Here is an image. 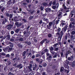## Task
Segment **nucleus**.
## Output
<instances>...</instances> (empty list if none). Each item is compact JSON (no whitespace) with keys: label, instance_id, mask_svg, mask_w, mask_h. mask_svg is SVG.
I'll return each mask as SVG.
<instances>
[{"label":"nucleus","instance_id":"46","mask_svg":"<svg viewBox=\"0 0 75 75\" xmlns=\"http://www.w3.org/2000/svg\"><path fill=\"white\" fill-rule=\"evenodd\" d=\"M60 54H61V57H62H62H63V56L64 55V53H63V52H61L60 53Z\"/></svg>","mask_w":75,"mask_h":75},{"label":"nucleus","instance_id":"36","mask_svg":"<svg viewBox=\"0 0 75 75\" xmlns=\"http://www.w3.org/2000/svg\"><path fill=\"white\" fill-rule=\"evenodd\" d=\"M19 31H20V29H17L15 31V33H18Z\"/></svg>","mask_w":75,"mask_h":75},{"label":"nucleus","instance_id":"44","mask_svg":"<svg viewBox=\"0 0 75 75\" xmlns=\"http://www.w3.org/2000/svg\"><path fill=\"white\" fill-rule=\"evenodd\" d=\"M42 65L43 67H45L46 66H47V64L46 63H43L42 64Z\"/></svg>","mask_w":75,"mask_h":75},{"label":"nucleus","instance_id":"40","mask_svg":"<svg viewBox=\"0 0 75 75\" xmlns=\"http://www.w3.org/2000/svg\"><path fill=\"white\" fill-rule=\"evenodd\" d=\"M34 18V17H33V16H31L29 17V20H31L32 18Z\"/></svg>","mask_w":75,"mask_h":75},{"label":"nucleus","instance_id":"33","mask_svg":"<svg viewBox=\"0 0 75 75\" xmlns=\"http://www.w3.org/2000/svg\"><path fill=\"white\" fill-rule=\"evenodd\" d=\"M64 71V68L62 67L60 69V71L61 72H62V71Z\"/></svg>","mask_w":75,"mask_h":75},{"label":"nucleus","instance_id":"11","mask_svg":"<svg viewBox=\"0 0 75 75\" xmlns=\"http://www.w3.org/2000/svg\"><path fill=\"white\" fill-rule=\"evenodd\" d=\"M72 52L71 51H67L66 52L65 54V57H66V58H67V57H68V55L69 54H71Z\"/></svg>","mask_w":75,"mask_h":75},{"label":"nucleus","instance_id":"42","mask_svg":"<svg viewBox=\"0 0 75 75\" xmlns=\"http://www.w3.org/2000/svg\"><path fill=\"white\" fill-rule=\"evenodd\" d=\"M71 34L72 35H75V31H73L71 32Z\"/></svg>","mask_w":75,"mask_h":75},{"label":"nucleus","instance_id":"1","mask_svg":"<svg viewBox=\"0 0 75 75\" xmlns=\"http://www.w3.org/2000/svg\"><path fill=\"white\" fill-rule=\"evenodd\" d=\"M67 26H65L64 28H62V30L61 31L58 37V40L59 41H60L61 40L62 37V35H63V34H64L63 31H64V32H65V31H66V30H67Z\"/></svg>","mask_w":75,"mask_h":75},{"label":"nucleus","instance_id":"9","mask_svg":"<svg viewBox=\"0 0 75 75\" xmlns=\"http://www.w3.org/2000/svg\"><path fill=\"white\" fill-rule=\"evenodd\" d=\"M2 20V24L4 25L5 24V23H6V22H7V18H4V19H3Z\"/></svg>","mask_w":75,"mask_h":75},{"label":"nucleus","instance_id":"32","mask_svg":"<svg viewBox=\"0 0 75 75\" xmlns=\"http://www.w3.org/2000/svg\"><path fill=\"white\" fill-rule=\"evenodd\" d=\"M6 9V7H3L1 9V12H3L4 11V10Z\"/></svg>","mask_w":75,"mask_h":75},{"label":"nucleus","instance_id":"34","mask_svg":"<svg viewBox=\"0 0 75 75\" xmlns=\"http://www.w3.org/2000/svg\"><path fill=\"white\" fill-rule=\"evenodd\" d=\"M9 1L7 2V4L8 5H10L11 4V0H9Z\"/></svg>","mask_w":75,"mask_h":75},{"label":"nucleus","instance_id":"58","mask_svg":"<svg viewBox=\"0 0 75 75\" xmlns=\"http://www.w3.org/2000/svg\"><path fill=\"white\" fill-rule=\"evenodd\" d=\"M14 39H15V38H13V39L11 38L10 39V41H11V42H13V41L14 40Z\"/></svg>","mask_w":75,"mask_h":75},{"label":"nucleus","instance_id":"19","mask_svg":"<svg viewBox=\"0 0 75 75\" xmlns=\"http://www.w3.org/2000/svg\"><path fill=\"white\" fill-rule=\"evenodd\" d=\"M31 14H33V13H34L35 11L34 10L32 11V10L30 9L29 11H28Z\"/></svg>","mask_w":75,"mask_h":75},{"label":"nucleus","instance_id":"52","mask_svg":"<svg viewBox=\"0 0 75 75\" xmlns=\"http://www.w3.org/2000/svg\"><path fill=\"white\" fill-rule=\"evenodd\" d=\"M48 37H49V38H51V37L52 36V35L51 34H49L48 35Z\"/></svg>","mask_w":75,"mask_h":75},{"label":"nucleus","instance_id":"27","mask_svg":"<svg viewBox=\"0 0 75 75\" xmlns=\"http://www.w3.org/2000/svg\"><path fill=\"white\" fill-rule=\"evenodd\" d=\"M47 29H49V30H50V29H51V27L49 25H47Z\"/></svg>","mask_w":75,"mask_h":75},{"label":"nucleus","instance_id":"15","mask_svg":"<svg viewBox=\"0 0 75 75\" xmlns=\"http://www.w3.org/2000/svg\"><path fill=\"white\" fill-rule=\"evenodd\" d=\"M43 20L44 21H46V23L48 24L49 23V21L48 19L47 18H43Z\"/></svg>","mask_w":75,"mask_h":75},{"label":"nucleus","instance_id":"43","mask_svg":"<svg viewBox=\"0 0 75 75\" xmlns=\"http://www.w3.org/2000/svg\"><path fill=\"white\" fill-rule=\"evenodd\" d=\"M52 22H50L49 23V25L51 27L52 26Z\"/></svg>","mask_w":75,"mask_h":75},{"label":"nucleus","instance_id":"14","mask_svg":"<svg viewBox=\"0 0 75 75\" xmlns=\"http://www.w3.org/2000/svg\"><path fill=\"white\" fill-rule=\"evenodd\" d=\"M17 68H19V69H21V68H23V65L21 64H20L19 65H17Z\"/></svg>","mask_w":75,"mask_h":75},{"label":"nucleus","instance_id":"45","mask_svg":"<svg viewBox=\"0 0 75 75\" xmlns=\"http://www.w3.org/2000/svg\"><path fill=\"white\" fill-rule=\"evenodd\" d=\"M63 44L64 45H66L67 44V40H64L63 41Z\"/></svg>","mask_w":75,"mask_h":75},{"label":"nucleus","instance_id":"26","mask_svg":"<svg viewBox=\"0 0 75 75\" xmlns=\"http://www.w3.org/2000/svg\"><path fill=\"white\" fill-rule=\"evenodd\" d=\"M75 66V61H74L72 63L71 65L72 67H74Z\"/></svg>","mask_w":75,"mask_h":75},{"label":"nucleus","instance_id":"30","mask_svg":"<svg viewBox=\"0 0 75 75\" xmlns=\"http://www.w3.org/2000/svg\"><path fill=\"white\" fill-rule=\"evenodd\" d=\"M25 54H26V52L25 51H24L22 53V56L23 57H24V56H25Z\"/></svg>","mask_w":75,"mask_h":75},{"label":"nucleus","instance_id":"50","mask_svg":"<svg viewBox=\"0 0 75 75\" xmlns=\"http://www.w3.org/2000/svg\"><path fill=\"white\" fill-rule=\"evenodd\" d=\"M58 45V43H56V44H55L53 45V47H54V48L55 49V47H57V46Z\"/></svg>","mask_w":75,"mask_h":75},{"label":"nucleus","instance_id":"29","mask_svg":"<svg viewBox=\"0 0 75 75\" xmlns=\"http://www.w3.org/2000/svg\"><path fill=\"white\" fill-rule=\"evenodd\" d=\"M36 68H37V64H35L34 67L33 68V70L34 71L36 69Z\"/></svg>","mask_w":75,"mask_h":75},{"label":"nucleus","instance_id":"12","mask_svg":"<svg viewBox=\"0 0 75 75\" xmlns=\"http://www.w3.org/2000/svg\"><path fill=\"white\" fill-rule=\"evenodd\" d=\"M51 59H52V56L50 55L47 57L46 59L49 61V62H50V61H51Z\"/></svg>","mask_w":75,"mask_h":75},{"label":"nucleus","instance_id":"4","mask_svg":"<svg viewBox=\"0 0 75 75\" xmlns=\"http://www.w3.org/2000/svg\"><path fill=\"white\" fill-rule=\"evenodd\" d=\"M72 23H70L69 25V28H72V30L75 31V26L74 25H72Z\"/></svg>","mask_w":75,"mask_h":75},{"label":"nucleus","instance_id":"47","mask_svg":"<svg viewBox=\"0 0 75 75\" xmlns=\"http://www.w3.org/2000/svg\"><path fill=\"white\" fill-rule=\"evenodd\" d=\"M66 35H67V37H69L70 36V33H66Z\"/></svg>","mask_w":75,"mask_h":75},{"label":"nucleus","instance_id":"62","mask_svg":"<svg viewBox=\"0 0 75 75\" xmlns=\"http://www.w3.org/2000/svg\"><path fill=\"white\" fill-rule=\"evenodd\" d=\"M55 51H57L58 50V47H55L54 49Z\"/></svg>","mask_w":75,"mask_h":75},{"label":"nucleus","instance_id":"25","mask_svg":"<svg viewBox=\"0 0 75 75\" xmlns=\"http://www.w3.org/2000/svg\"><path fill=\"white\" fill-rule=\"evenodd\" d=\"M25 43H26V44H27L28 45H30L31 44V42H30L26 41L25 42Z\"/></svg>","mask_w":75,"mask_h":75},{"label":"nucleus","instance_id":"35","mask_svg":"<svg viewBox=\"0 0 75 75\" xmlns=\"http://www.w3.org/2000/svg\"><path fill=\"white\" fill-rule=\"evenodd\" d=\"M67 2L68 3V4H71V0H67Z\"/></svg>","mask_w":75,"mask_h":75},{"label":"nucleus","instance_id":"13","mask_svg":"<svg viewBox=\"0 0 75 75\" xmlns=\"http://www.w3.org/2000/svg\"><path fill=\"white\" fill-rule=\"evenodd\" d=\"M46 13H48V11L49 12H51V8H47L45 9Z\"/></svg>","mask_w":75,"mask_h":75},{"label":"nucleus","instance_id":"10","mask_svg":"<svg viewBox=\"0 0 75 75\" xmlns=\"http://www.w3.org/2000/svg\"><path fill=\"white\" fill-rule=\"evenodd\" d=\"M15 24L17 26V27H19L23 24V23H19L18 22H16L15 23Z\"/></svg>","mask_w":75,"mask_h":75},{"label":"nucleus","instance_id":"49","mask_svg":"<svg viewBox=\"0 0 75 75\" xmlns=\"http://www.w3.org/2000/svg\"><path fill=\"white\" fill-rule=\"evenodd\" d=\"M50 52L53 55H54V54L55 53V52L53 51H50Z\"/></svg>","mask_w":75,"mask_h":75},{"label":"nucleus","instance_id":"18","mask_svg":"<svg viewBox=\"0 0 75 75\" xmlns=\"http://www.w3.org/2000/svg\"><path fill=\"white\" fill-rule=\"evenodd\" d=\"M57 56L59 57H60V55H59V54H55L53 56V58H57Z\"/></svg>","mask_w":75,"mask_h":75},{"label":"nucleus","instance_id":"5","mask_svg":"<svg viewBox=\"0 0 75 75\" xmlns=\"http://www.w3.org/2000/svg\"><path fill=\"white\" fill-rule=\"evenodd\" d=\"M59 6V4L58 3H57L56 5L52 6V8H53V9H54V10H55L56 8H57V9H58Z\"/></svg>","mask_w":75,"mask_h":75},{"label":"nucleus","instance_id":"7","mask_svg":"<svg viewBox=\"0 0 75 75\" xmlns=\"http://www.w3.org/2000/svg\"><path fill=\"white\" fill-rule=\"evenodd\" d=\"M62 6L64 9L65 10H67V11H66L65 12H66V13H67V12H69V10H69V8H67V7H66V6H65L64 4H63L62 5Z\"/></svg>","mask_w":75,"mask_h":75},{"label":"nucleus","instance_id":"3","mask_svg":"<svg viewBox=\"0 0 75 75\" xmlns=\"http://www.w3.org/2000/svg\"><path fill=\"white\" fill-rule=\"evenodd\" d=\"M13 25L9 24L8 25H7L6 26V27H8L7 29L8 30H11V28H12V27H13Z\"/></svg>","mask_w":75,"mask_h":75},{"label":"nucleus","instance_id":"23","mask_svg":"<svg viewBox=\"0 0 75 75\" xmlns=\"http://www.w3.org/2000/svg\"><path fill=\"white\" fill-rule=\"evenodd\" d=\"M43 61V60L42 59H40V60H39V61L38 62L39 64H42V63Z\"/></svg>","mask_w":75,"mask_h":75},{"label":"nucleus","instance_id":"6","mask_svg":"<svg viewBox=\"0 0 75 75\" xmlns=\"http://www.w3.org/2000/svg\"><path fill=\"white\" fill-rule=\"evenodd\" d=\"M70 40L71 41H73V42H75L74 40L75 38V36H73V35H71L70 36Z\"/></svg>","mask_w":75,"mask_h":75},{"label":"nucleus","instance_id":"63","mask_svg":"<svg viewBox=\"0 0 75 75\" xmlns=\"http://www.w3.org/2000/svg\"><path fill=\"white\" fill-rule=\"evenodd\" d=\"M31 58L32 59H34L35 58V55H33L32 56Z\"/></svg>","mask_w":75,"mask_h":75},{"label":"nucleus","instance_id":"61","mask_svg":"<svg viewBox=\"0 0 75 75\" xmlns=\"http://www.w3.org/2000/svg\"><path fill=\"white\" fill-rule=\"evenodd\" d=\"M22 21H24V22L25 23H26V22H27V20H25V19H22Z\"/></svg>","mask_w":75,"mask_h":75},{"label":"nucleus","instance_id":"16","mask_svg":"<svg viewBox=\"0 0 75 75\" xmlns=\"http://www.w3.org/2000/svg\"><path fill=\"white\" fill-rule=\"evenodd\" d=\"M6 50L7 49L8 50V52H10V51H11V50H13V48H11L9 47H8V48H7V47L5 48Z\"/></svg>","mask_w":75,"mask_h":75},{"label":"nucleus","instance_id":"56","mask_svg":"<svg viewBox=\"0 0 75 75\" xmlns=\"http://www.w3.org/2000/svg\"><path fill=\"white\" fill-rule=\"evenodd\" d=\"M40 59H39L38 58H36V61H37V62H39L40 61Z\"/></svg>","mask_w":75,"mask_h":75},{"label":"nucleus","instance_id":"54","mask_svg":"<svg viewBox=\"0 0 75 75\" xmlns=\"http://www.w3.org/2000/svg\"><path fill=\"white\" fill-rule=\"evenodd\" d=\"M71 24L73 25H75V21L73 22H71Z\"/></svg>","mask_w":75,"mask_h":75},{"label":"nucleus","instance_id":"20","mask_svg":"<svg viewBox=\"0 0 75 75\" xmlns=\"http://www.w3.org/2000/svg\"><path fill=\"white\" fill-rule=\"evenodd\" d=\"M46 25H47V23L44 22H43L42 25V27H45Z\"/></svg>","mask_w":75,"mask_h":75},{"label":"nucleus","instance_id":"64","mask_svg":"<svg viewBox=\"0 0 75 75\" xmlns=\"http://www.w3.org/2000/svg\"><path fill=\"white\" fill-rule=\"evenodd\" d=\"M71 13H75V9H74L73 11H71Z\"/></svg>","mask_w":75,"mask_h":75},{"label":"nucleus","instance_id":"22","mask_svg":"<svg viewBox=\"0 0 75 75\" xmlns=\"http://www.w3.org/2000/svg\"><path fill=\"white\" fill-rule=\"evenodd\" d=\"M18 46L20 48H23V45L21 44H18Z\"/></svg>","mask_w":75,"mask_h":75},{"label":"nucleus","instance_id":"17","mask_svg":"<svg viewBox=\"0 0 75 75\" xmlns=\"http://www.w3.org/2000/svg\"><path fill=\"white\" fill-rule=\"evenodd\" d=\"M6 55V54L4 52H1L0 53V58H1V55H3V56H4Z\"/></svg>","mask_w":75,"mask_h":75},{"label":"nucleus","instance_id":"38","mask_svg":"<svg viewBox=\"0 0 75 75\" xmlns=\"http://www.w3.org/2000/svg\"><path fill=\"white\" fill-rule=\"evenodd\" d=\"M7 66H6L4 67V71H6V69H7Z\"/></svg>","mask_w":75,"mask_h":75},{"label":"nucleus","instance_id":"2","mask_svg":"<svg viewBox=\"0 0 75 75\" xmlns=\"http://www.w3.org/2000/svg\"><path fill=\"white\" fill-rule=\"evenodd\" d=\"M62 11L63 9L62 8H60V10H59L58 12V14L57 15V16L58 18H62V12L60 11Z\"/></svg>","mask_w":75,"mask_h":75},{"label":"nucleus","instance_id":"51","mask_svg":"<svg viewBox=\"0 0 75 75\" xmlns=\"http://www.w3.org/2000/svg\"><path fill=\"white\" fill-rule=\"evenodd\" d=\"M9 18H12V17H13V14H10L9 15Z\"/></svg>","mask_w":75,"mask_h":75},{"label":"nucleus","instance_id":"53","mask_svg":"<svg viewBox=\"0 0 75 75\" xmlns=\"http://www.w3.org/2000/svg\"><path fill=\"white\" fill-rule=\"evenodd\" d=\"M26 35H27V36H29V35H30V32H28V33L26 34Z\"/></svg>","mask_w":75,"mask_h":75},{"label":"nucleus","instance_id":"37","mask_svg":"<svg viewBox=\"0 0 75 75\" xmlns=\"http://www.w3.org/2000/svg\"><path fill=\"white\" fill-rule=\"evenodd\" d=\"M17 19H18V18L17 17H14L13 18L14 21H17Z\"/></svg>","mask_w":75,"mask_h":75},{"label":"nucleus","instance_id":"21","mask_svg":"<svg viewBox=\"0 0 75 75\" xmlns=\"http://www.w3.org/2000/svg\"><path fill=\"white\" fill-rule=\"evenodd\" d=\"M47 39H44V40H43L41 42L40 44H43V43L45 41H47Z\"/></svg>","mask_w":75,"mask_h":75},{"label":"nucleus","instance_id":"60","mask_svg":"<svg viewBox=\"0 0 75 75\" xmlns=\"http://www.w3.org/2000/svg\"><path fill=\"white\" fill-rule=\"evenodd\" d=\"M40 10H38L37 12H36L37 14H40Z\"/></svg>","mask_w":75,"mask_h":75},{"label":"nucleus","instance_id":"41","mask_svg":"<svg viewBox=\"0 0 75 75\" xmlns=\"http://www.w3.org/2000/svg\"><path fill=\"white\" fill-rule=\"evenodd\" d=\"M42 4L43 6H47V4L46 3V2H43Z\"/></svg>","mask_w":75,"mask_h":75},{"label":"nucleus","instance_id":"24","mask_svg":"<svg viewBox=\"0 0 75 75\" xmlns=\"http://www.w3.org/2000/svg\"><path fill=\"white\" fill-rule=\"evenodd\" d=\"M7 62L8 63V65H10V64H11V62L10 61V60H8L7 61Z\"/></svg>","mask_w":75,"mask_h":75},{"label":"nucleus","instance_id":"8","mask_svg":"<svg viewBox=\"0 0 75 75\" xmlns=\"http://www.w3.org/2000/svg\"><path fill=\"white\" fill-rule=\"evenodd\" d=\"M4 37L5 38H6V40H10V35L9 34L8 35H7L5 36H4Z\"/></svg>","mask_w":75,"mask_h":75},{"label":"nucleus","instance_id":"57","mask_svg":"<svg viewBox=\"0 0 75 75\" xmlns=\"http://www.w3.org/2000/svg\"><path fill=\"white\" fill-rule=\"evenodd\" d=\"M55 4H56V2L55 1H54L52 3L53 5H55Z\"/></svg>","mask_w":75,"mask_h":75},{"label":"nucleus","instance_id":"28","mask_svg":"<svg viewBox=\"0 0 75 75\" xmlns=\"http://www.w3.org/2000/svg\"><path fill=\"white\" fill-rule=\"evenodd\" d=\"M44 7H42V6H41L40 8V10L41 11H44Z\"/></svg>","mask_w":75,"mask_h":75},{"label":"nucleus","instance_id":"48","mask_svg":"<svg viewBox=\"0 0 75 75\" xmlns=\"http://www.w3.org/2000/svg\"><path fill=\"white\" fill-rule=\"evenodd\" d=\"M50 51H52L54 50V48L52 47H51L50 49Z\"/></svg>","mask_w":75,"mask_h":75},{"label":"nucleus","instance_id":"31","mask_svg":"<svg viewBox=\"0 0 75 75\" xmlns=\"http://www.w3.org/2000/svg\"><path fill=\"white\" fill-rule=\"evenodd\" d=\"M18 35H17V34H15L13 36V38H16V36H18Z\"/></svg>","mask_w":75,"mask_h":75},{"label":"nucleus","instance_id":"59","mask_svg":"<svg viewBox=\"0 0 75 75\" xmlns=\"http://www.w3.org/2000/svg\"><path fill=\"white\" fill-rule=\"evenodd\" d=\"M23 39L22 38H21L19 39V41H23Z\"/></svg>","mask_w":75,"mask_h":75},{"label":"nucleus","instance_id":"55","mask_svg":"<svg viewBox=\"0 0 75 75\" xmlns=\"http://www.w3.org/2000/svg\"><path fill=\"white\" fill-rule=\"evenodd\" d=\"M8 75H14V74H12L11 72H9L8 74Z\"/></svg>","mask_w":75,"mask_h":75},{"label":"nucleus","instance_id":"39","mask_svg":"<svg viewBox=\"0 0 75 75\" xmlns=\"http://www.w3.org/2000/svg\"><path fill=\"white\" fill-rule=\"evenodd\" d=\"M5 14L7 17H8L10 16V14L8 13H5Z\"/></svg>","mask_w":75,"mask_h":75}]
</instances>
